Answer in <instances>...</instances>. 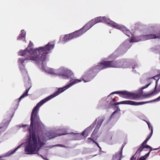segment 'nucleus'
Segmentation results:
<instances>
[{"mask_svg":"<svg viewBox=\"0 0 160 160\" xmlns=\"http://www.w3.org/2000/svg\"><path fill=\"white\" fill-rule=\"evenodd\" d=\"M68 88L66 86L62 88H59L54 93L39 102L32 109L30 118L31 123L30 128H29L28 125H22L23 127H27L30 134L28 144L25 148L24 151L26 153H34L37 148V139L41 147L44 144V143L41 141L39 137L37 136L35 132L36 129L39 130L43 126V123L41 122L38 114V108L45 102L57 96Z\"/></svg>","mask_w":160,"mask_h":160,"instance_id":"1","label":"nucleus"},{"mask_svg":"<svg viewBox=\"0 0 160 160\" xmlns=\"http://www.w3.org/2000/svg\"><path fill=\"white\" fill-rule=\"evenodd\" d=\"M54 47L53 42H49L45 47H40L35 49L28 50L27 48L19 52V55L25 56L24 59H19L18 62L20 65V70L21 71H26L23 65L26 60H32L37 64H43L45 60L47 55L51 52V50Z\"/></svg>","mask_w":160,"mask_h":160,"instance_id":"2","label":"nucleus"},{"mask_svg":"<svg viewBox=\"0 0 160 160\" xmlns=\"http://www.w3.org/2000/svg\"><path fill=\"white\" fill-rule=\"evenodd\" d=\"M112 94H118L120 97L122 98L132 100H138L141 97L139 94H135L127 91L114 92Z\"/></svg>","mask_w":160,"mask_h":160,"instance_id":"3","label":"nucleus"},{"mask_svg":"<svg viewBox=\"0 0 160 160\" xmlns=\"http://www.w3.org/2000/svg\"><path fill=\"white\" fill-rule=\"evenodd\" d=\"M112 63L111 61H103L102 62L99 63L97 65L91 68V70L96 74L101 70L109 68H112Z\"/></svg>","mask_w":160,"mask_h":160,"instance_id":"4","label":"nucleus"},{"mask_svg":"<svg viewBox=\"0 0 160 160\" xmlns=\"http://www.w3.org/2000/svg\"><path fill=\"white\" fill-rule=\"evenodd\" d=\"M112 68H126L127 67L128 62L126 59H123L116 61H111Z\"/></svg>","mask_w":160,"mask_h":160,"instance_id":"5","label":"nucleus"},{"mask_svg":"<svg viewBox=\"0 0 160 160\" xmlns=\"http://www.w3.org/2000/svg\"><path fill=\"white\" fill-rule=\"evenodd\" d=\"M153 133V129L152 127L151 128V132L150 133L149 135L148 136L146 139L142 143L141 146L137 150L136 153L138 152V153H140L145 148H149L150 149V150L149 152H150L152 151V148L151 146L146 144L147 143V142L149 140L150 138H151L152 136Z\"/></svg>","mask_w":160,"mask_h":160,"instance_id":"6","label":"nucleus"},{"mask_svg":"<svg viewBox=\"0 0 160 160\" xmlns=\"http://www.w3.org/2000/svg\"><path fill=\"white\" fill-rule=\"evenodd\" d=\"M152 101H150L147 102H136L130 100H126L121 101L119 102L115 103L113 104L115 105H117L120 104H128L132 105H139L143 104L148 103L151 102Z\"/></svg>","mask_w":160,"mask_h":160,"instance_id":"7","label":"nucleus"},{"mask_svg":"<svg viewBox=\"0 0 160 160\" xmlns=\"http://www.w3.org/2000/svg\"><path fill=\"white\" fill-rule=\"evenodd\" d=\"M80 30L76 31L72 33L66 35L63 38V41L67 42L68 40L79 37L80 35Z\"/></svg>","mask_w":160,"mask_h":160,"instance_id":"8","label":"nucleus"},{"mask_svg":"<svg viewBox=\"0 0 160 160\" xmlns=\"http://www.w3.org/2000/svg\"><path fill=\"white\" fill-rule=\"evenodd\" d=\"M96 75V73H94L91 70V68L85 75L82 77V80L85 82L90 81Z\"/></svg>","mask_w":160,"mask_h":160,"instance_id":"9","label":"nucleus"},{"mask_svg":"<svg viewBox=\"0 0 160 160\" xmlns=\"http://www.w3.org/2000/svg\"><path fill=\"white\" fill-rule=\"evenodd\" d=\"M96 124V122H93L91 125L85 129L84 131L81 133V135H82L83 137V139L86 138L87 136L89 134L92 129V128H93ZM82 139V138H81V139Z\"/></svg>","mask_w":160,"mask_h":160,"instance_id":"10","label":"nucleus"},{"mask_svg":"<svg viewBox=\"0 0 160 160\" xmlns=\"http://www.w3.org/2000/svg\"><path fill=\"white\" fill-rule=\"evenodd\" d=\"M62 73L60 74V75L63 76L64 78L68 79L69 77L71 78L72 76H73V73L71 70L62 69Z\"/></svg>","mask_w":160,"mask_h":160,"instance_id":"11","label":"nucleus"},{"mask_svg":"<svg viewBox=\"0 0 160 160\" xmlns=\"http://www.w3.org/2000/svg\"><path fill=\"white\" fill-rule=\"evenodd\" d=\"M103 17H97L93 19H92L89 22L92 27L95 24L99 22H103Z\"/></svg>","mask_w":160,"mask_h":160,"instance_id":"12","label":"nucleus"},{"mask_svg":"<svg viewBox=\"0 0 160 160\" xmlns=\"http://www.w3.org/2000/svg\"><path fill=\"white\" fill-rule=\"evenodd\" d=\"M125 143H124L123 144L121 150L118 152L117 154H116L115 155H113V158L114 159L118 158V160H121L122 158V150L124 147L125 145Z\"/></svg>","mask_w":160,"mask_h":160,"instance_id":"13","label":"nucleus"},{"mask_svg":"<svg viewBox=\"0 0 160 160\" xmlns=\"http://www.w3.org/2000/svg\"><path fill=\"white\" fill-rule=\"evenodd\" d=\"M98 120L97 122V124L94 130L96 129L98 130L101 126L102 122L105 119V118L104 116H100L98 118ZM97 120V119L96 120Z\"/></svg>","mask_w":160,"mask_h":160,"instance_id":"14","label":"nucleus"},{"mask_svg":"<svg viewBox=\"0 0 160 160\" xmlns=\"http://www.w3.org/2000/svg\"><path fill=\"white\" fill-rule=\"evenodd\" d=\"M103 22L105 21L108 24L110 25V26H112L113 28L115 27L117 23L112 21H111L109 18L105 17H103Z\"/></svg>","mask_w":160,"mask_h":160,"instance_id":"15","label":"nucleus"},{"mask_svg":"<svg viewBox=\"0 0 160 160\" xmlns=\"http://www.w3.org/2000/svg\"><path fill=\"white\" fill-rule=\"evenodd\" d=\"M92 27L89 22L81 28V35L83 34Z\"/></svg>","mask_w":160,"mask_h":160,"instance_id":"16","label":"nucleus"},{"mask_svg":"<svg viewBox=\"0 0 160 160\" xmlns=\"http://www.w3.org/2000/svg\"><path fill=\"white\" fill-rule=\"evenodd\" d=\"M145 38L147 39H152L156 38L160 39V34H157V35L155 34H150L144 36Z\"/></svg>","mask_w":160,"mask_h":160,"instance_id":"17","label":"nucleus"},{"mask_svg":"<svg viewBox=\"0 0 160 160\" xmlns=\"http://www.w3.org/2000/svg\"><path fill=\"white\" fill-rule=\"evenodd\" d=\"M157 82H158L157 80L156 81V85H155V87L154 88V90L152 92H151L150 93L145 94V96L148 97L150 96H151L153 94L155 95L157 93H158L160 91V84L159 85V88H160L159 90V91L158 92H157V91H156V89L157 88V86L158 85V84L157 83Z\"/></svg>","mask_w":160,"mask_h":160,"instance_id":"18","label":"nucleus"},{"mask_svg":"<svg viewBox=\"0 0 160 160\" xmlns=\"http://www.w3.org/2000/svg\"><path fill=\"white\" fill-rule=\"evenodd\" d=\"M117 29L121 30L124 33L128 30L125 27L123 26L118 24L116 23L114 27Z\"/></svg>","mask_w":160,"mask_h":160,"instance_id":"19","label":"nucleus"},{"mask_svg":"<svg viewBox=\"0 0 160 160\" xmlns=\"http://www.w3.org/2000/svg\"><path fill=\"white\" fill-rule=\"evenodd\" d=\"M21 145H19L17 148H15L14 150L11 152H8L5 154L4 155V157H9L11 155L13 154L18 149V148H20L21 147Z\"/></svg>","mask_w":160,"mask_h":160,"instance_id":"20","label":"nucleus"},{"mask_svg":"<svg viewBox=\"0 0 160 160\" xmlns=\"http://www.w3.org/2000/svg\"><path fill=\"white\" fill-rule=\"evenodd\" d=\"M26 35V32L24 30H22L21 31V33L19 34L18 38V40H20L22 38H25Z\"/></svg>","mask_w":160,"mask_h":160,"instance_id":"21","label":"nucleus"},{"mask_svg":"<svg viewBox=\"0 0 160 160\" xmlns=\"http://www.w3.org/2000/svg\"><path fill=\"white\" fill-rule=\"evenodd\" d=\"M30 88V87L27 89L26 91L23 93L21 96V97L18 98V101L20 102L22 98L28 95V93L29 90Z\"/></svg>","mask_w":160,"mask_h":160,"instance_id":"22","label":"nucleus"},{"mask_svg":"<svg viewBox=\"0 0 160 160\" xmlns=\"http://www.w3.org/2000/svg\"><path fill=\"white\" fill-rule=\"evenodd\" d=\"M141 40V39L138 37H132L129 41L130 42H138Z\"/></svg>","mask_w":160,"mask_h":160,"instance_id":"23","label":"nucleus"},{"mask_svg":"<svg viewBox=\"0 0 160 160\" xmlns=\"http://www.w3.org/2000/svg\"><path fill=\"white\" fill-rule=\"evenodd\" d=\"M80 82V80L78 79H74L73 81H72V82L68 85L66 86V87L67 88H68L72 86V85L77 83L78 82Z\"/></svg>","mask_w":160,"mask_h":160,"instance_id":"24","label":"nucleus"},{"mask_svg":"<svg viewBox=\"0 0 160 160\" xmlns=\"http://www.w3.org/2000/svg\"><path fill=\"white\" fill-rule=\"evenodd\" d=\"M14 112H12V114H11L10 115V116H9L8 117H9V120H8L7 121V122H6V123H4V126H8V124H9V123L10 122L11 120V118H12V117H13V115H14Z\"/></svg>","mask_w":160,"mask_h":160,"instance_id":"25","label":"nucleus"},{"mask_svg":"<svg viewBox=\"0 0 160 160\" xmlns=\"http://www.w3.org/2000/svg\"><path fill=\"white\" fill-rule=\"evenodd\" d=\"M150 153V152H149L145 156H141L139 158H138L137 160H145L149 156Z\"/></svg>","mask_w":160,"mask_h":160,"instance_id":"26","label":"nucleus"},{"mask_svg":"<svg viewBox=\"0 0 160 160\" xmlns=\"http://www.w3.org/2000/svg\"><path fill=\"white\" fill-rule=\"evenodd\" d=\"M120 110L119 108H118L111 115V117H112L114 114H119Z\"/></svg>","mask_w":160,"mask_h":160,"instance_id":"27","label":"nucleus"},{"mask_svg":"<svg viewBox=\"0 0 160 160\" xmlns=\"http://www.w3.org/2000/svg\"><path fill=\"white\" fill-rule=\"evenodd\" d=\"M124 33L127 35L128 36L130 37V35H131V33L130 32L129 30H128L127 31H126Z\"/></svg>","mask_w":160,"mask_h":160,"instance_id":"28","label":"nucleus"},{"mask_svg":"<svg viewBox=\"0 0 160 160\" xmlns=\"http://www.w3.org/2000/svg\"><path fill=\"white\" fill-rule=\"evenodd\" d=\"M91 139H93L94 140H96L98 138V137L96 136L95 137H94L93 132L92 133L91 135V137L90 138Z\"/></svg>","mask_w":160,"mask_h":160,"instance_id":"29","label":"nucleus"},{"mask_svg":"<svg viewBox=\"0 0 160 160\" xmlns=\"http://www.w3.org/2000/svg\"><path fill=\"white\" fill-rule=\"evenodd\" d=\"M88 139H91V140H92L94 143H95L97 145V146L98 147L99 146V144L97 142H95V141L93 140V139H91V138H88Z\"/></svg>","mask_w":160,"mask_h":160,"instance_id":"30","label":"nucleus"},{"mask_svg":"<svg viewBox=\"0 0 160 160\" xmlns=\"http://www.w3.org/2000/svg\"><path fill=\"white\" fill-rule=\"evenodd\" d=\"M151 82H150L148 84L146 85L145 86L142 87L141 89H143L145 88H148V86H149L151 84Z\"/></svg>","mask_w":160,"mask_h":160,"instance_id":"31","label":"nucleus"},{"mask_svg":"<svg viewBox=\"0 0 160 160\" xmlns=\"http://www.w3.org/2000/svg\"><path fill=\"white\" fill-rule=\"evenodd\" d=\"M136 158L134 157V155L132 156L130 160H135Z\"/></svg>","mask_w":160,"mask_h":160,"instance_id":"32","label":"nucleus"},{"mask_svg":"<svg viewBox=\"0 0 160 160\" xmlns=\"http://www.w3.org/2000/svg\"><path fill=\"white\" fill-rule=\"evenodd\" d=\"M160 96L158 97L156 100L154 101H160Z\"/></svg>","mask_w":160,"mask_h":160,"instance_id":"33","label":"nucleus"},{"mask_svg":"<svg viewBox=\"0 0 160 160\" xmlns=\"http://www.w3.org/2000/svg\"><path fill=\"white\" fill-rule=\"evenodd\" d=\"M158 148H154V149H153L152 148V150H158Z\"/></svg>","mask_w":160,"mask_h":160,"instance_id":"34","label":"nucleus"},{"mask_svg":"<svg viewBox=\"0 0 160 160\" xmlns=\"http://www.w3.org/2000/svg\"><path fill=\"white\" fill-rule=\"evenodd\" d=\"M99 148V150L101 151V147L99 146L98 147Z\"/></svg>","mask_w":160,"mask_h":160,"instance_id":"35","label":"nucleus"},{"mask_svg":"<svg viewBox=\"0 0 160 160\" xmlns=\"http://www.w3.org/2000/svg\"><path fill=\"white\" fill-rule=\"evenodd\" d=\"M99 148V150L101 151V147L99 146L98 147Z\"/></svg>","mask_w":160,"mask_h":160,"instance_id":"36","label":"nucleus"},{"mask_svg":"<svg viewBox=\"0 0 160 160\" xmlns=\"http://www.w3.org/2000/svg\"><path fill=\"white\" fill-rule=\"evenodd\" d=\"M99 148V150L101 151V147L99 146L98 147Z\"/></svg>","mask_w":160,"mask_h":160,"instance_id":"37","label":"nucleus"},{"mask_svg":"<svg viewBox=\"0 0 160 160\" xmlns=\"http://www.w3.org/2000/svg\"><path fill=\"white\" fill-rule=\"evenodd\" d=\"M112 101H113L114 102H115V99L114 98L112 99Z\"/></svg>","mask_w":160,"mask_h":160,"instance_id":"38","label":"nucleus"},{"mask_svg":"<svg viewBox=\"0 0 160 160\" xmlns=\"http://www.w3.org/2000/svg\"><path fill=\"white\" fill-rule=\"evenodd\" d=\"M148 123V127H149V128H150V124H149V123Z\"/></svg>","mask_w":160,"mask_h":160,"instance_id":"39","label":"nucleus"},{"mask_svg":"<svg viewBox=\"0 0 160 160\" xmlns=\"http://www.w3.org/2000/svg\"><path fill=\"white\" fill-rule=\"evenodd\" d=\"M58 146H62V145L61 144H59L58 145H57Z\"/></svg>","mask_w":160,"mask_h":160,"instance_id":"40","label":"nucleus"},{"mask_svg":"<svg viewBox=\"0 0 160 160\" xmlns=\"http://www.w3.org/2000/svg\"><path fill=\"white\" fill-rule=\"evenodd\" d=\"M2 157H0V158H2Z\"/></svg>","mask_w":160,"mask_h":160,"instance_id":"41","label":"nucleus"}]
</instances>
